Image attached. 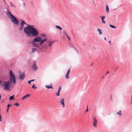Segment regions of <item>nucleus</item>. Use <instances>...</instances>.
I'll list each match as a JSON object with an SVG mask.
<instances>
[{
	"mask_svg": "<svg viewBox=\"0 0 132 132\" xmlns=\"http://www.w3.org/2000/svg\"><path fill=\"white\" fill-rule=\"evenodd\" d=\"M40 45L44 43L43 41L42 40V39L41 38L40 40Z\"/></svg>",
	"mask_w": 132,
	"mask_h": 132,
	"instance_id": "aec40b11",
	"label": "nucleus"
},
{
	"mask_svg": "<svg viewBox=\"0 0 132 132\" xmlns=\"http://www.w3.org/2000/svg\"><path fill=\"white\" fill-rule=\"evenodd\" d=\"M109 43L110 44V45H111V41L110 40L109 41Z\"/></svg>",
	"mask_w": 132,
	"mask_h": 132,
	"instance_id": "c03bdc74",
	"label": "nucleus"
},
{
	"mask_svg": "<svg viewBox=\"0 0 132 132\" xmlns=\"http://www.w3.org/2000/svg\"><path fill=\"white\" fill-rule=\"evenodd\" d=\"M30 80L31 81V82L33 81H34L35 80L34 79L31 80Z\"/></svg>",
	"mask_w": 132,
	"mask_h": 132,
	"instance_id": "79ce46f5",
	"label": "nucleus"
},
{
	"mask_svg": "<svg viewBox=\"0 0 132 132\" xmlns=\"http://www.w3.org/2000/svg\"><path fill=\"white\" fill-rule=\"evenodd\" d=\"M68 38V39H69V41H70V37H69V36H67V37Z\"/></svg>",
	"mask_w": 132,
	"mask_h": 132,
	"instance_id": "72a5a7b5",
	"label": "nucleus"
},
{
	"mask_svg": "<svg viewBox=\"0 0 132 132\" xmlns=\"http://www.w3.org/2000/svg\"><path fill=\"white\" fill-rule=\"evenodd\" d=\"M111 99H112V98L111 97Z\"/></svg>",
	"mask_w": 132,
	"mask_h": 132,
	"instance_id": "864d4df0",
	"label": "nucleus"
},
{
	"mask_svg": "<svg viewBox=\"0 0 132 132\" xmlns=\"http://www.w3.org/2000/svg\"><path fill=\"white\" fill-rule=\"evenodd\" d=\"M55 41H52L51 42L48 44V46L49 47H51L52 46V45L54 43Z\"/></svg>",
	"mask_w": 132,
	"mask_h": 132,
	"instance_id": "ddd939ff",
	"label": "nucleus"
},
{
	"mask_svg": "<svg viewBox=\"0 0 132 132\" xmlns=\"http://www.w3.org/2000/svg\"><path fill=\"white\" fill-rule=\"evenodd\" d=\"M1 116L0 115V122H1Z\"/></svg>",
	"mask_w": 132,
	"mask_h": 132,
	"instance_id": "4c0bfd02",
	"label": "nucleus"
},
{
	"mask_svg": "<svg viewBox=\"0 0 132 132\" xmlns=\"http://www.w3.org/2000/svg\"><path fill=\"white\" fill-rule=\"evenodd\" d=\"M47 48V46H46L45 47V48L46 49Z\"/></svg>",
	"mask_w": 132,
	"mask_h": 132,
	"instance_id": "a18cd8bd",
	"label": "nucleus"
},
{
	"mask_svg": "<svg viewBox=\"0 0 132 132\" xmlns=\"http://www.w3.org/2000/svg\"><path fill=\"white\" fill-rule=\"evenodd\" d=\"M24 24L26 25L27 26L28 25V24H27L24 21H22L20 24V27L19 28V30H22L23 29L24 27Z\"/></svg>",
	"mask_w": 132,
	"mask_h": 132,
	"instance_id": "39448f33",
	"label": "nucleus"
},
{
	"mask_svg": "<svg viewBox=\"0 0 132 132\" xmlns=\"http://www.w3.org/2000/svg\"><path fill=\"white\" fill-rule=\"evenodd\" d=\"M106 11L107 12H109V9L108 6L107 5L106 6Z\"/></svg>",
	"mask_w": 132,
	"mask_h": 132,
	"instance_id": "6ab92c4d",
	"label": "nucleus"
},
{
	"mask_svg": "<svg viewBox=\"0 0 132 132\" xmlns=\"http://www.w3.org/2000/svg\"><path fill=\"white\" fill-rule=\"evenodd\" d=\"M60 102L63 106V108H64L65 106L64 103V98H62L60 101Z\"/></svg>",
	"mask_w": 132,
	"mask_h": 132,
	"instance_id": "9b49d317",
	"label": "nucleus"
},
{
	"mask_svg": "<svg viewBox=\"0 0 132 132\" xmlns=\"http://www.w3.org/2000/svg\"><path fill=\"white\" fill-rule=\"evenodd\" d=\"M31 44L35 47H39V46L35 42H33V41H31Z\"/></svg>",
	"mask_w": 132,
	"mask_h": 132,
	"instance_id": "1a4fd4ad",
	"label": "nucleus"
},
{
	"mask_svg": "<svg viewBox=\"0 0 132 132\" xmlns=\"http://www.w3.org/2000/svg\"><path fill=\"white\" fill-rule=\"evenodd\" d=\"M32 69L34 71H36L38 70V68L36 65V62L35 61H34L32 65Z\"/></svg>",
	"mask_w": 132,
	"mask_h": 132,
	"instance_id": "423d86ee",
	"label": "nucleus"
},
{
	"mask_svg": "<svg viewBox=\"0 0 132 132\" xmlns=\"http://www.w3.org/2000/svg\"><path fill=\"white\" fill-rule=\"evenodd\" d=\"M31 82V81H30H30H28V84H30Z\"/></svg>",
	"mask_w": 132,
	"mask_h": 132,
	"instance_id": "ea45409f",
	"label": "nucleus"
},
{
	"mask_svg": "<svg viewBox=\"0 0 132 132\" xmlns=\"http://www.w3.org/2000/svg\"><path fill=\"white\" fill-rule=\"evenodd\" d=\"M104 40H106V38L105 37H104Z\"/></svg>",
	"mask_w": 132,
	"mask_h": 132,
	"instance_id": "49530a36",
	"label": "nucleus"
},
{
	"mask_svg": "<svg viewBox=\"0 0 132 132\" xmlns=\"http://www.w3.org/2000/svg\"><path fill=\"white\" fill-rule=\"evenodd\" d=\"M10 79L9 81H4L2 84V87L5 90H9V88L11 86L10 83L12 82V80L11 78L10 77Z\"/></svg>",
	"mask_w": 132,
	"mask_h": 132,
	"instance_id": "f03ea898",
	"label": "nucleus"
},
{
	"mask_svg": "<svg viewBox=\"0 0 132 132\" xmlns=\"http://www.w3.org/2000/svg\"><path fill=\"white\" fill-rule=\"evenodd\" d=\"M45 87L47 88H53L52 85V84H51L49 85H45Z\"/></svg>",
	"mask_w": 132,
	"mask_h": 132,
	"instance_id": "f8f14e48",
	"label": "nucleus"
},
{
	"mask_svg": "<svg viewBox=\"0 0 132 132\" xmlns=\"http://www.w3.org/2000/svg\"><path fill=\"white\" fill-rule=\"evenodd\" d=\"M7 14L9 15L12 21L15 24L18 25L19 24V21L9 11L7 12Z\"/></svg>",
	"mask_w": 132,
	"mask_h": 132,
	"instance_id": "7ed1b4c3",
	"label": "nucleus"
},
{
	"mask_svg": "<svg viewBox=\"0 0 132 132\" xmlns=\"http://www.w3.org/2000/svg\"><path fill=\"white\" fill-rule=\"evenodd\" d=\"M1 81L0 80V83H1Z\"/></svg>",
	"mask_w": 132,
	"mask_h": 132,
	"instance_id": "603ef678",
	"label": "nucleus"
},
{
	"mask_svg": "<svg viewBox=\"0 0 132 132\" xmlns=\"http://www.w3.org/2000/svg\"><path fill=\"white\" fill-rule=\"evenodd\" d=\"M37 88V87L35 86V85L34 84L33 85H32V88H34V89H36V88Z\"/></svg>",
	"mask_w": 132,
	"mask_h": 132,
	"instance_id": "bb28decb",
	"label": "nucleus"
},
{
	"mask_svg": "<svg viewBox=\"0 0 132 132\" xmlns=\"http://www.w3.org/2000/svg\"><path fill=\"white\" fill-rule=\"evenodd\" d=\"M65 77L67 79H68L69 78V75L68 74H66L65 76Z\"/></svg>",
	"mask_w": 132,
	"mask_h": 132,
	"instance_id": "4be33fe9",
	"label": "nucleus"
},
{
	"mask_svg": "<svg viewBox=\"0 0 132 132\" xmlns=\"http://www.w3.org/2000/svg\"><path fill=\"white\" fill-rule=\"evenodd\" d=\"M61 87H59V90H58V92H60V90H61Z\"/></svg>",
	"mask_w": 132,
	"mask_h": 132,
	"instance_id": "7c9ffc66",
	"label": "nucleus"
},
{
	"mask_svg": "<svg viewBox=\"0 0 132 132\" xmlns=\"http://www.w3.org/2000/svg\"><path fill=\"white\" fill-rule=\"evenodd\" d=\"M10 5L11 7H12L14 8H15L16 7L15 5L14 4H13L12 2L10 3Z\"/></svg>",
	"mask_w": 132,
	"mask_h": 132,
	"instance_id": "a211bd4d",
	"label": "nucleus"
},
{
	"mask_svg": "<svg viewBox=\"0 0 132 132\" xmlns=\"http://www.w3.org/2000/svg\"><path fill=\"white\" fill-rule=\"evenodd\" d=\"M70 71V69H68V71H67V72L66 73V74H68L69 75Z\"/></svg>",
	"mask_w": 132,
	"mask_h": 132,
	"instance_id": "cd10ccee",
	"label": "nucleus"
},
{
	"mask_svg": "<svg viewBox=\"0 0 132 132\" xmlns=\"http://www.w3.org/2000/svg\"><path fill=\"white\" fill-rule=\"evenodd\" d=\"M71 47H73V46H71Z\"/></svg>",
	"mask_w": 132,
	"mask_h": 132,
	"instance_id": "8fccbe9b",
	"label": "nucleus"
},
{
	"mask_svg": "<svg viewBox=\"0 0 132 132\" xmlns=\"http://www.w3.org/2000/svg\"><path fill=\"white\" fill-rule=\"evenodd\" d=\"M60 93L58 92H56V94L57 96H59L60 95L59 94Z\"/></svg>",
	"mask_w": 132,
	"mask_h": 132,
	"instance_id": "c756f323",
	"label": "nucleus"
},
{
	"mask_svg": "<svg viewBox=\"0 0 132 132\" xmlns=\"http://www.w3.org/2000/svg\"><path fill=\"white\" fill-rule=\"evenodd\" d=\"M14 105H16L17 106H18L19 105V104L18 103H15L14 104Z\"/></svg>",
	"mask_w": 132,
	"mask_h": 132,
	"instance_id": "a878e982",
	"label": "nucleus"
},
{
	"mask_svg": "<svg viewBox=\"0 0 132 132\" xmlns=\"http://www.w3.org/2000/svg\"><path fill=\"white\" fill-rule=\"evenodd\" d=\"M41 35L43 37H45L46 36V35H45L44 34H42Z\"/></svg>",
	"mask_w": 132,
	"mask_h": 132,
	"instance_id": "2f4dec72",
	"label": "nucleus"
},
{
	"mask_svg": "<svg viewBox=\"0 0 132 132\" xmlns=\"http://www.w3.org/2000/svg\"><path fill=\"white\" fill-rule=\"evenodd\" d=\"M88 111V106H87V108L85 112H87Z\"/></svg>",
	"mask_w": 132,
	"mask_h": 132,
	"instance_id": "f704fd0d",
	"label": "nucleus"
},
{
	"mask_svg": "<svg viewBox=\"0 0 132 132\" xmlns=\"http://www.w3.org/2000/svg\"><path fill=\"white\" fill-rule=\"evenodd\" d=\"M97 30L99 32V35H101L102 34V31L101 29L98 28L97 29Z\"/></svg>",
	"mask_w": 132,
	"mask_h": 132,
	"instance_id": "2eb2a0df",
	"label": "nucleus"
},
{
	"mask_svg": "<svg viewBox=\"0 0 132 132\" xmlns=\"http://www.w3.org/2000/svg\"><path fill=\"white\" fill-rule=\"evenodd\" d=\"M65 35H66V37H67V36H68V35H67V33H66L65 34H64Z\"/></svg>",
	"mask_w": 132,
	"mask_h": 132,
	"instance_id": "37998d69",
	"label": "nucleus"
},
{
	"mask_svg": "<svg viewBox=\"0 0 132 132\" xmlns=\"http://www.w3.org/2000/svg\"><path fill=\"white\" fill-rule=\"evenodd\" d=\"M25 74L24 73H23L19 75V78L21 80H22L25 77Z\"/></svg>",
	"mask_w": 132,
	"mask_h": 132,
	"instance_id": "9d476101",
	"label": "nucleus"
},
{
	"mask_svg": "<svg viewBox=\"0 0 132 132\" xmlns=\"http://www.w3.org/2000/svg\"><path fill=\"white\" fill-rule=\"evenodd\" d=\"M41 37H37L35 38L33 40V42H39L40 40Z\"/></svg>",
	"mask_w": 132,
	"mask_h": 132,
	"instance_id": "0eeeda50",
	"label": "nucleus"
},
{
	"mask_svg": "<svg viewBox=\"0 0 132 132\" xmlns=\"http://www.w3.org/2000/svg\"><path fill=\"white\" fill-rule=\"evenodd\" d=\"M117 114H119V116H121V111H119V112L117 113Z\"/></svg>",
	"mask_w": 132,
	"mask_h": 132,
	"instance_id": "b1692460",
	"label": "nucleus"
},
{
	"mask_svg": "<svg viewBox=\"0 0 132 132\" xmlns=\"http://www.w3.org/2000/svg\"><path fill=\"white\" fill-rule=\"evenodd\" d=\"M9 111V108H7V109L6 111L7 112H8Z\"/></svg>",
	"mask_w": 132,
	"mask_h": 132,
	"instance_id": "58836bf2",
	"label": "nucleus"
},
{
	"mask_svg": "<svg viewBox=\"0 0 132 132\" xmlns=\"http://www.w3.org/2000/svg\"><path fill=\"white\" fill-rule=\"evenodd\" d=\"M33 25H28L24 28V31L26 34L31 37L37 36L38 35V31L34 28Z\"/></svg>",
	"mask_w": 132,
	"mask_h": 132,
	"instance_id": "f257e3e1",
	"label": "nucleus"
},
{
	"mask_svg": "<svg viewBox=\"0 0 132 132\" xmlns=\"http://www.w3.org/2000/svg\"><path fill=\"white\" fill-rule=\"evenodd\" d=\"M93 126L94 127H96L97 121L96 117H94L93 118Z\"/></svg>",
	"mask_w": 132,
	"mask_h": 132,
	"instance_id": "6e6552de",
	"label": "nucleus"
},
{
	"mask_svg": "<svg viewBox=\"0 0 132 132\" xmlns=\"http://www.w3.org/2000/svg\"><path fill=\"white\" fill-rule=\"evenodd\" d=\"M36 50V49L35 48H32L31 52L32 53H34L35 51Z\"/></svg>",
	"mask_w": 132,
	"mask_h": 132,
	"instance_id": "5701e85b",
	"label": "nucleus"
},
{
	"mask_svg": "<svg viewBox=\"0 0 132 132\" xmlns=\"http://www.w3.org/2000/svg\"><path fill=\"white\" fill-rule=\"evenodd\" d=\"M109 73V71H107L106 73V75L107 74H108Z\"/></svg>",
	"mask_w": 132,
	"mask_h": 132,
	"instance_id": "a19ab883",
	"label": "nucleus"
},
{
	"mask_svg": "<svg viewBox=\"0 0 132 132\" xmlns=\"http://www.w3.org/2000/svg\"><path fill=\"white\" fill-rule=\"evenodd\" d=\"M55 27L58 29L60 30H61L62 29V28L60 26H55Z\"/></svg>",
	"mask_w": 132,
	"mask_h": 132,
	"instance_id": "dca6fc26",
	"label": "nucleus"
},
{
	"mask_svg": "<svg viewBox=\"0 0 132 132\" xmlns=\"http://www.w3.org/2000/svg\"><path fill=\"white\" fill-rule=\"evenodd\" d=\"M63 33L64 34H65L66 33V32L65 31V30H64L63 31Z\"/></svg>",
	"mask_w": 132,
	"mask_h": 132,
	"instance_id": "c9c22d12",
	"label": "nucleus"
},
{
	"mask_svg": "<svg viewBox=\"0 0 132 132\" xmlns=\"http://www.w3.org/2000/svg\"><path fill=\"white\" fill-rule=\"evenodd\" d=\"M42 40L44 42L46 41L47 40V38H45L44 39H42Z\"/></svg>",
	"mask_w": 132,
	"mask_h": 132,
	"instance_id": "c85d7f7f",
	"label": "nucleus"
},
{
	"mask_svg": "<svg viewBox=\"0 0 132 132\" xmlns=\"http://www.w3.org/2000/svg\"><path fill=\"white\" fill-rule=\"evenodd\" d=\"M102 23L104 24H105V21H104V20H102Z\"/></svg>",
	"mask_w": 132,
	"mask_h": 132,
	"instance_id": "473e14b6",
	"label": "nucleus"
},
{
	"mask_svg": "<svg viewBox=\"0 0 132 132\" xmlns=\"http://www.w3.org/2000/svg\"><path fill=\"white\" fill-rule=\"evenodd\" d=\"M30 96V95L29 94H27L23 97L22 98V100H23L24 99L26 98H27V97H29Z\"/></svg>",
	"mask_w": 132,
	"mask_h": 132,
	"instance_id": "4468645a",
	"label": "nucleus"
},
{
	"mask_svg": "<svg viewBox=\"0 0 132 132\" xmlns=\"http://www.w3.org/2000/svg\"><path fill=\"white\" fill-rule=\"evenodd\" d=\"M76 51L77 52V53H78V51H77V50L76 49Z\"/></svg>",
	"mask_w": 132,
	"mask_h": 132,
	"instance_id": "09e8293b",
	"label": "nucleus"
},
{
	"mask_svg": "<svg viewBox=\"0 0 132 132\" xmlns=\"http://www.w3.org/2000/svg\"><path fill=\"white\" fill-rule=\"evenodd\" d=\"M4 2H5V3L6 2H5V0H4Z\"/></svg>",
	"mask_w": 132,
	"mask_h": 132,
	"instance_id": "3c124183",
	"label": "nucleus"
},
{
	"mask_svg": "<svg viewBox=\"0 0 132 132\" xmlns=\"http://www.w3.org/2000/svg\"><path fill=\"white\" fill-rule=\"evenodd\" d=\"M11 106V105L9 104L7 105V108H9V107Z\"/></svg>",
	"mask_w": 132,
	"mask_h": 132,
	"instance_id": "e433bc0d",
	"label": "nucleus"
},
{
	"mask_svg": "<svg viewBox=\"0 0 132 132\" xmlns=\"http://www.w3.org/2000/svg\"><path fill=\"white\" fill-rule=\"evenodd\" d=\"M131 102H132V95L131 96Z\"/></svg>",
	"mask_w": 132,
	"mask_h": 132,
	"instance_id": "de8ad7c7",
	"label": "nucleus"
},
{
	"mask_svg": "<svg viewBox=\"0 0 132 132\" xmlns=\"http://www.w3.org/2000/svg\"><path fill=\"white\" fill-rule=\"evenodd\" d=\"M110 27L112 28H116V26H114L110 24Z\"/></svg>",
	"mask_w": 132,
	"mask_h": 132,
	"instance_id": "412c9836",
	"label": "nucleus"
},
{
	"mask_svg": "<svg viewBox=\"0 0 132 132\" xmlns=\"http://www.w3.org/2000/svg\"><path fill=\"white\" fill-rule=\"evenodd\" d=\"M10 73L11 76L12 77V80L13 81L14 83V84L16 82V79L15 78V77L14 74L11 71H10Z\"/></svg>",
	"mask_w": 132,
	"mask_h": 132,
	"instance_id": "20e7f679",
	"label": "nucleus"
},
{
	"mask_svg": "<svg viewBox=\"0 0 132 132\" xmlns=\"http://www.w3.org/2000/svg\"><path fill=\"white\" fill-rule=\"evenodd\" d=\"M14 95H13L10 97L9 100H12L14 99Z\"/></svg>",
	"mask_w": 132,
	"mask_h": 132,
	"instance_id": "f3484780",
	"label": "nucleus"
},
{
	"mask_svg": "<svg viewBox=\"0 0 132 132\" xmlns=\"http://www.w3.org/2000/svg\"><path fill=\"white\" fill-rule=\"evenodd\" d=\"M105 17V16H102L101 17H100L101 18L102 20H104Z\"/></svg>",
	"mask_w": 132,
	"mask_h": 132,
	"instance_id": "393cba45",
	"label": "nucleus"
}]
</instances>
